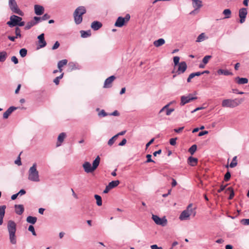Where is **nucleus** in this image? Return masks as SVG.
I'll list each match as a JSON object with an SVG mask.
<instances>
[{
  "label": "nucleus",
  "mask_w": 249,
  "mask_h": 249,
  "mask_svg": "<svg viewBox=\"0 0 249 249\" xmlns=\"http://www.w3.org/2000/svg\"><path fill=\"white\" fill-rule=\"evenodd\" d=\"M7 230L9 234L10 243L14 245L16 244L17 243V239L15 234L17 231V225L14 221H8L7 223Z\"/></svg>",
  "instance_id": "obj_1"
},
{
  "label": "nucleus",
  "mask_w": 249,
  "mask_h": 249,
  "mask_svg": "<svg viewBox=\"0 0 249 249\" xmlns=\"http://www.w3.org/2000/svg\"><path fill=\"white\" fill-rule=\"evenodd\" d=\"M100 161V158L99 156H97L92 163V166L88 162L86 161L83 164V167L84 171L87 173H91L96 169L99 166Z\"/></svg>",
  "instance_id": "obj_2"
},
{
  "label": "nucleus",
  "mask_w": 249,
  "mask_h": 249,
  "mask_svg": "<svg viewBox=\"0 0 249 249\" xmlns=\"http://www.w3.org/2000/svg\"><path fill=\"white\" fill-rule=\"evenodd\" d=\"M86 12V9L84 6L77 7L73 13L74 22L76 24H80L82 20V16Z\"/></svg>",
  "instance_id": "obj_3"
},
{
  "label": "nucleus",
  "mask_w": 249,
  "mask_h": 249,
  "mask_svg": "<svg viewBox=\"0 0 249 249\" xmlns=\"http://www.w3.org/2000/svg\"><path fill=\"white\" fill-rule=\"evenodd\" d=\"M28 179L35 182L39 181L38 171L36 169V164L34 163L29 170Z\"/></svg>",
  "instance_id": "obj_4"
},
{
  "label": "nucleus",
  "mask_w": 249,
  "mask_h": 249,
  "mask_svg": "<svg viewBox=\"0 0 249 249\" xmlns=\"http://www.w3.org/2000/svg\"><path fill=\"white\" fill-rule=\"evenodd\" d=\"M22 18L16 15H12L10 18V21L7 22V24L10 27H14L17 25L23 26L25 23L21 21Z\"/></svg>",
  "instance_id": "obj_5"
},
{
  "label": "nucleus",
  "mask_w": 249,
  "mask_h": 249,
  "mask_svg": "<svg viewBox=\"0 0 249 249\" xmlns=\"http://www.w3.org/2000/svg\"><path fill=\"white\" fill-rule=\"evenodd\" d=\"M241 102H238V100L235 99H224L222 101V106L223 107H235L238 106Z\"/></svg>",
  "instance_id": "obj_6"
},
{
  "label": "nucleus",
  "mask_w": 249,
  "mask_h": 249,
  "mask_svg": "<svg viewBox=\"0 0 249 249\" xmlns=\"http://www.w3.org/2000/svg\"><path fill=\"white\" fill-rule=\"evenodd\" d=\"M9 5L13 12L20 16L23 15V13L18 8L15 0H9Z\"/></svg>",
  "instance_id": "obj_7"
},
{
  "label": "nucleus",
  "mask_w": 249,
  "mask_h": 249,
  "mask_svg": "<svg viewBox=\"0 0 249 249\" xmlns=\"http://www.w3.org/2000/svg\"><path fill=\"white\" fill-rule=\"evenodd\" d=\"M130 18L129 14H126L124 18L119 17L115 23V26L118 27H123L129 20Z\"/></svg>",
  "instance_id": "obj_8"
},
{
  "label": "nucleus",
  "mask_w": 249,
  "mask_h": 249,
  "mask_svg": "<svg viewBox=\"0 0 249 249\" xmlns=\"http://www.w3.org/2000/svg\"><path fill=\"white\" fill-rule=\"evenodd\" d=\"M192 207V204H190L187 209L184 211H183L180 214L179 216V219L181 220L187 219L191 215L193 211L192 209L191 208Z\"/></svg>",
  "instance_id": "obj_9"
},
{
  "label": "nucleus",
  "mask_w": 249,
  "mask_h": 249,
  "mask_svg": "<svg viewBox=\"0 0 249 249\" xmlns=\"http://www.w3.org/2000/svg\"><path fill=\"white\" fill-rule=\"evenodd\" d=\"M152 219L157 225L165 226L167 224V220L165 218H161L156 215H152Z\"/></svg>",
  "instance_id": "obj_10"
},
{
  "label": "nucleus",
  "mask_w": 249,
  "mask_h": 249,
  "mask_svg": "<svg viewBox=\"0 0 249 249\" xmlns=\"http://www.w3.org/2000/svg\"><path fill=\"white\" fill-rule=\"evenodd\" d=\"M197 98V97H192L191 94H189L188 96H182L181 97L180 105L184 106L185 104L196 100Z\"/></svg>",
  "instance_id": "obj_11"
},
{
  "label": "nucleus",
  "mask_w": 249,
  "mask_h": 249,
  "mask_svg": "<svg viewBox=\"0 0 249 249\" xmlns=\"http://www.w3.org/2000/svg\"><path fill=\"white\" fill-rule=\"evenodd\" d=\"M247 13V9L245 8H243L239 10V16L240 18V22L241 23H243L245 22Z\"/></svg>",
  "instance_id": "obj_12"
},
{
  "label": "nucleus",
  "mask_w": 249,
  "mask_h": 249,
  "mask_svg": "<svg viewBox=\"0 0 249 249\" xmlns=\"http://www.w3.org/2000/svg\"><path fill=\"white\" fill-rule=\"evenodd\" d=\"M178 69L177 71L178 74L184 73L187 69V66L186 63L184 61L181 62L178 64Z\"/></svg>",
  "instance_id": "obj_13"
},
{
  "label": "nucleus",
  "mask_w": 249,
  "mask_h": 249,
  "mask_svg": "<svg viewBox=\"0 0 249 249\" xmlns=\"http://www.w3.org/2000/svg\"><path fill=\"white\" fill-rule=\"evenodd\" d=\"M116 77L112 75L107 79H106L105 82H104V88H110L111 87V84L113 82V81L115 79Z\"/></svg>",
  "instance_id": "obj_14"
},
{
  "label": "nucleus",
  "mask_w": 249,
  "mask_h": 249,
  "mask_svg": "<svg viewBox=\"0 0 249 249\" xmlns=\"http://www.w3.org/2000/svg\"><path fill=\"white\" fill-rule=\"evenodd\" d=\"M37 38L38 39L39 48H43L46 46L47 43L44 39V34H41L39 36H38Z\"/></svg>",
  "instance_id": "obj_15"
},
{
  "label": "nucleus",
  "mask_w": 249,
  "mask_h": 249,
  "mask_svg": "<svg viewBox=\"0 0 249 249\" xmlns=\"http://www.w3.org/2000/svg\"><path fill=\"white\" fill-rule=\"evenodd\" d=\"M66 137V134L64 132H62L59 135L57 138V142L56 143L57 147H58L61 145V143L63 142Z\"/></svg>",
  "instance_id": "obj_16"
},
{
  "label": "nucleus",
  "mask_w": 249,
  "mask_h": 249,
  "mask_svg": "<svg viewBox=\"0 0 249 249\" xmlns=\"http://www.w3.org/2000/svg\"><path fill=\"white\" fill-rule=\"evenodd\" d=\"M170 106V104H167L164 107H163L160 111L159 113H161L164 111H166V115H170L171 113L174 111V109L173 108H169V107Z\"/></svg>",
  "instance_id": "obj_17"
},
{
  "label": "nucleus",
  "mask_w": 249,
  "mask_h": 249,
  "mask_svg": "<svg viewBox=\"0 0 249 249\" xmlns=\"http://www.w3.org/2000/svg\"><path fill=\"white\" fill-rule=\"evenodd\" d=\"M15 213L18 215H21L23 213L24 208L23 205H15Z\"/></svg>",
  "instance_id": "obj_18"
},
{
  "label": "nucleus",
  "mask_w": 249,
  "mask_h": 249,
  "mask_svg": "<svg viewBox=\"0 0 249 249\" xmlns=\"http://www.w3.org/2000/svg\"><path fill=\"white\" fill-rule=\"evenodd\" d=\"M17 107H10L5 112H4L3 114V117L4 119H6L8 118V117L10 115V114L16 109H17Z\"/></svg>",
  "instance_id": "obj_19"
},
{
  "label": "nucleus",
  "mask_w": 249,
  "mask_h": 249,
  "mask_svg": "<svg viewBox=\"0 0 249 249\" xmlns=\"http://www.w3.org/2000/svg\"><path fill=\"white\" fill-rule=\"evenodd\" d=\"M44 9L43 6L39 5H35V12L37 15H41L43 14Z\"/></svg>",
  "instance_id": "obj_20"
},
{
  "label": "nucleus",
  "mask_w": 249,
  "mask_h": 249,
  "mask_svg": "<svg viewBox=\"0 0 249 249\" xmlns=\"http://www.w3.org/2000/svg\"><path fill=\"white\" fill-rule=\"evenodd\" d=\"M193 1V6L195 8V11L197 10L202 6V2L200 0H192Z\"/></svg>",
  "instance_id": "obj_21"
},
{
  "label": "nucleus",
  "mask_w": 249,
  "mask_h": 249,
  "mask_svg": "<svg viewBox=\"0 0 249 249\" xmlns=\"http://www.w3.org/2000/svg\"><path fill=\"white\" fill-rule=\"evenodd\" d=\"M102 26V24L98 21H93L91 24V28L95 30H98Z\"/></svg>",
  "instance_id": "obj_22"
},
{
  "label": "nucleus",
  "mask_w": 249,
  "mask_h": 249,
  "mask_svg": "<svg viewBox=\"0 0 249 249\" xmlns=\"http://www.w3.org/2000/svg\"><path fill=\"white\" fill-rule=\"evenodd\" d=\"M197 161H198V159L196 158L190 157L188 159V164L192 166H196L197 163Z\"/></svg>",
  "instance_id": "obj_23"
},
{
  "label": "nucleus",
  "mask_w": 249,
  "mask_h": 249,
  "mask_svg": "<svg viewBox=\"0 0 249 249\" xmlns=\"http://www.w3.org/2000/svg\"><path fill=\"white\" fill-rule=\"evenodd\" d=\"M165 43V40L163 38H160L157 40H155L153 42V45L156 47H159L160 46H161L163 44H164Z\"/></svg>",
  "instance_id": "obj_24"
},
{
  "label": "nucleus",
  "mask_w": 249,
  "mask_h": 249,
  "mask_svg": "<svg viewBox=\"0 0 249 249\" xmlns=\"http://www.w3.org/2000/svg\"><path fill=\"white\" fill-rule=\"evenodd\" d=\"M235 80L236 82L239 85L247 84L248 82V79L246 78L237 77L235 78Z\"/></svg>",
  "instance_id": "obj_25"
},
{
  "label": "nucleus",
  "mask_w": 249,
  "mask_h": 249,
  "mask_svg": "<svg viewBox=\"0 0 249 249\" xmlns=\"http://www.w3.org/2000/svg\"><path fill=\"white\" fill-rule=\"evenodd\" d=\"M68 63V60L67 59H63L62 60H60L58 62L57 64V67L59 69V71L60 72H62V68L66 65Z\"/></svg>",
  "instance_id": "obj_26"
},
{
  "label": "nucleus",
  "mask_w": 249,
  "mask_h": 249,
  "mask_svg": "<svg viewBox=\"0 0 249 249\" xmlns=\"http://www.w3.org/2000/svg\"><path fill=\"white\" fill-rule=\"evenodd\" d=\"M120 182L119 180H114L112 181L111 182H109L108 184V188H109L110 189H112L116 187H117L119 184Z\"/></svg>",
  "instance_id": "obj_27"
},
{
  "label": "nucleus",
  "mask_w": 249,
  "mask_h": 249,
  "mask_svg": "<svg viewBox=\"0 0 249 249\" xmlns=\"http://www.w3.org/2000/svg\"><path fill=\"white\" fill-rule=\"evenodd\" d=\"M228 191H229L230 192L229 199L231 200L233 198L234 196L233 190L231 187H230L225 190V193H228Z\"/></svg>",
  "instance_id": "obj_28"
},
{
  "label": "nucleus",
  "mask_w": 249,
  "mask_h": 249,
  "mask_svg": "<svg viewBox=\"0 0 249 249\" xmlns=\"http://www.w3.org/2000/svg\"><path fill=\"white\" fill-rule=\"evenodd\" d=\"M81 36L82 37L86 38L90 36L91 32L90 30L85 31H80Z\"/></svg>",
  "instance_id": "obj_29"
},
{
  "label": "nucleus",
  "mask_w": 249,
  "mask_h": 249,
  "mask_svg": "<svg viewBox=\"0 0 249 249\" xmlns=\"http://www.w3.org/2000/svg\"><path fill=\"white\" fill-rule=\"evenodd\" d=\"M217 73L219 75L223 74L224 75H232V73L228 71V70H224L222 69H219L217 71Z\"/></svg>",
  "instance_id": "obj_30"
},
{
  "label": "nucleus",
  "mask_w": 249,
  "mask_h": 249,
  "mask_svg": "<svg viewBox=\"0 0 249 249\" xmlns=\"http://www.w3.org/2000/svg\"><path fill=\"white\" fill-rule=\"evenodd\" d=\"M37 218L36 217H33L32 216H29L27 218V221L29 223H31L32 224H34L36 221Z\"/></svg>",
  "instance_id": "obj_31"
},
{
  "label": "nucleus",
  "mask_w": 249,
  "mask_h": 249,
  "mask_svg": "<svg viewBox=\"0 0 249 249\" xmlns=\"http://www.w3.org/2000/svg\"><path fill=\"white\" fill-rule=\"evenodd\" d=\"M7 54V53L5 51L0 52V61L4 62L6 59Z\"/></svg>",
  "instance_id": "obj_32"
},
{
  "label": "nucleus",
  "mask_w": 249,
  "mask_h": 249,
  "mask_svg": "<svg viewBox=\"0 0 249 249\" xmlns=\"http://www.w3.org/2000/svg\"><path fill=\"white\" fill-rule=\"evenodd\" d=\"M36 24V22H35V21H31L30 22H28L25 27V30H29L32 27Z\"/></svg>",
  "instance_id": "obj_33"
},
{
  "label": "nucleus",
  "mask_w": 249,
  "mask_h": 249,
  "mask_svg": "<svg viewBox=\"0 0 249 249\" xmlns=\"http://www.w3.org/2000/svg\"><path fill=\"white\" fill-rule=\"evenodd\" d=\"M223 14L225 15V18H230L231 16V11L229 9H225Z\"/></svg>",
  "instance_id": "obj_34"
},
{
  "label": "nucleus",
  "mask_w": 249,
  "mask_h": 249,
  "mask_svg": "<svg viewBox=\"0 0 249 249\" xmlns=\"http://www.w3.org/2000/svg\"><path fill=\"white\" fill-rule=\"evenodd\" d=\"M94 197L96 200L97 205L99 206H101L102 205V200L101 197L98 195H95L94 196Z\"/></svg>",
  "instance_id": "obj_35"
},
{
  "label": "nucleus",
  "mask_w": 249,
  "mask_h": 249,
  "mask_svg": "<svg viewBox=\"0 0 249 249\" xmlns=\"http://www.w3.org/2000/svg\"><path fill=\"white\" fill-rule=\"evenodd\" d=\"M205 34L204 33L200 34L197 37L196 41L197 42H200L203 41L205 39Z\"/></svg>",
  "instance_id": "obj_36"
},
{
  "label": "nucleus",
  "mask_w": 249,
  "mask_h": 249,
  "mask_svg": "<svg viewBox=\"0 0 249 249\" xmlns=\"http://www.w3.org/2000/svg\"><path fill=\"white\" fill-rule=\"evenodd\" d=\"M237 157L235 156L233 158L232 161L231 162V163L230 164V166L231 168H233V167H235L237 165Z\"/></svg>",
  "instance_id": "obj_37"
},
{
  "label": "nucleus",
  "mask_w": 249,
  "mask_h": 249,
  "mask_svg": "<svg viewBox=\"0 0 249 249\" xmlns=\"http://www.w3.org/2000/svg\"><path fill=\"white\" fill-rule=\"evenodd\" d=\"M197 146L196 144L193 145L188 150V151L191 155H193L196 151Z\"/></svg>",
  "instance_id": "obj_38"
},
{
  "label": "nucleus",
  "mask_w": 249,
  "mask_h": 249,
  "mask_svg": "<svg viewBox=\"0 0 249 249\" xmlns=\"http://www.w3.org/2000/svg\"><path fill=\"white\" fill-rule=\"evenodd\" d=\"M27 53V50L25 48H22L19 51V54L22 57H25Z\"/></svg>",
  "instance_id": "obj_39"
},
{
  "label": "nucleus",
  "mask_w": 249,
  "mask_h": 249,
  "mask_svg": "<svg viewBox=\"0 0 249 249\" xmlns=\"http://www.w3.org/2000/svg\"><path fill=\"white\" fill-rule=\"evenodd\" d=\"M211 58V55H206L202 59L203 63H204V65L207 64Z\"/></svg>",
  "instance_id": "obj_40"
},
{
  "label": "nucleus",
  "mask_w": 249,
  "mask_h": 249,
  "mask_svg": "<svg viewBox=\"0 0 249 249\" xmlns=\"http://www.w3.org/2000/svg\"><path fill=\"white\" fill-rule=\"evenodd\" d=\"M21 31L19 28L16 27L15 29V34H16V37L17 38H21Z\"/></svg>",
  "instance_id": "obj_41"
},
{
  "label": "nucleus",
  "mask_w": 249,
  "mask_h": 249,
  "mask_svg": "<svg viewBox=\"0 0 249 249\" xmlns=\"http://www.w3.org/2000/svg\"><path fill=\"white\" fill-rule=\"evenodd\" d=\"M6 208L5 205L0 206V215L4 216Z\"/></svg>",
  "instance_id": "obj_42"
},
{
  "label": "nucleus",
  "mask_w": 249,
  "mask_h": 249,
  "mask_svg": "<svg viewBox=\"0 0 249 249\" xmlns=\"http://www.w3.org/2000/svg\"><path fill=\"white\" fill-rule=\"evenodd\" d=\"M231 177V173L228 171L227 172L224 176V180L226 181H229Z\"/></svg>",
  "instance_id": "obj_43"
},
{
  "label": "nucleus",
  "mask_w": 249,
  "mask_h": 249,
  "mask_svg": "<svg viewBox=\"0 0 249 249\" xmlns=\"http://www.w3.org/2000/svg\"><path fill=\"white\" fill-rule=\"evenodd\" d=\"M28 230L32 232V234L36 236V231H35V229H34V227L32 225H30L29 226V228H28Z\"/></svg>",
  "instance_id": "obj_44"
},
{
  "label": "nucleus",
  "mask_w": 249,
  "mask_h": 249,
  "mask_svg": "<svg viewBox=\"0 0 249 249\" xmlns=\"http://www.w3.org/2000/svg\"><path fill=\"white\" fill-rule=\"evenodd\" d=\"M173 61L175 66L178 65V64L179 63V57L178 56L174 57Z\"/></svg>",
  "instance_id": "obj_45"
},
{
  "label": "nucleus",
  "mask_w": 249,
  "mask_h": 249,
  "mask_svg": "<svg viewBox=\"0 0 249 249\" xmlns=\"http://www.w3.org/2000/svg\"><path fill=\"white\" fill-rule=\"evenodd\" d=\"M151 157L152 156L150 154H148L146 155L147 160L145 161L146 163H148V162H155V161L151 159Z\"/></svg>",
  "instance_id": "obj_46"
},
{
  "label": "nucleus",
  "mask_w": 249,
  "mask_h": 249,
  "mask_svg": "<svg viewBox=\"0 0 249 249\" xmlns=\"http://www.w3.org/2000/svg\"><path fill=\"white\" fill-rule=\"evenodd\" d=\"M21 154V153H20V154L19 155V156L18 158V159L17 160H16L15 161V164H16L18 165H21V162L20 158V156Z\"/></svg>",
  "instance_id": "obj_47"
},
{
  "label": "nucleus",
  "mask_w": 249,
  "mask_h": 249,
  "mask_svg": "<svg viewBox=\"0 0 249 249\" xmlns=\"http://www.w3.org/2000/svg\"><path fill=\"white\" fill-rule=\"evenodd\" d=\"M177 138H172L170 140V144L172 145H175L176 144Z\"/></svg>",
  "instance_id": "obj_48"
},
{
  "label": "nucleus",
  "mask_w": 249,
  "mask_h": 249,
  "mask_svg": "<svg viewBox=\"0 0 249 249\" xmlns=\"http://www.w3.org/2000/svg\"><path fill=\"white\" fill-rule=\"evenodd\" d=\"M98 115L100 116L105 117L107 115V114L105 111L104 110H102L99 113Z\"/></svg>",
  "instance_id": "obj_49"
},
{
  "label": "nucleus",
  "mask_w": 249,
  "mask_h": 249,
  "mask_svg": "<svg viewBox=\"0 0 249 249\" xmlns=\"http://www.w3.org/2000/svg\"><path fill=\"white\" fill-rule=\"evenodd\" d=\"M195 77V73H191V74L189 75V77H188V78H187V82H188V83L190 82L191 81V79H192V78H193L194 77Z\"/></svg>",
  "instance_id": "obj_50"
},
{
  "label": "nucleus",
  "mask_w": 249,
  "mask_h": 249,
  "mask_svg": "<svg viewBox=\"0 0 249 249\" xmlns=\"http://www.w3.org/2000/svg\"><path fill=\"white\" fill-rule=\"evenodd\" d=\"M11 61L13 62L15 64H17L18 63V59L15 56H13L11 57Z\"/></svg>",
  "instance_id": "obj_51"
},
{
  "label": "nucleus",
  "mask_w": 249,
  "mask_h": 249,
  "mask_svg": "<svg viewBox=\"0 0 249 249\" xmlns=\"http://www.w3.org/2000/svg\"><path fill=\"white\" fill-rule=\"evenodd\" d=\"M241 223L242 224L245 225H247L249 224V219H243L241 220Z\"/></svg>",
  "instance_id": "obj_52"
},
{
  "label": "nucleus",
  "mask_w": 249,
  "mask_h": 249,
  "mask_svg": "<svg viewBox=\"0 0 249 249\" xmlns=\"http://www.w3.org/2000/svg\"><path fill=\"white\" fill-rule=\"evenodd\" d=\"M60 46V44L58 41H56L52 47L53 50H55L57 49Z\"/></svg>",
  "instance_id": "obj_53"
},
{
  "label": "nucleus",
  "mask_w": 249,
  "mask_h": 249,
  "mask_svg": "<svg viewBox=\"0 0 249 249\" xmlns=\"http://www.w3.org/2000/svg\"><path fill=\"white\" fill-rule=\"evenodd\" d=\"M50 18V16L49 15H48L47 14H46L44 15L41 17V18H42V20H45L49 19Z\"/></svg>",
  "instance_id": "obj_54"
},
{
  "label": "nucleus",
  "mask_w": 249,
  "mask_h": 249,
  "mask_svg": "<svg viewBox=\"0 0 249 249\" xmlns=\"http://www.w3.org/2000/svg\"><path fill=\"white\" fill-rule=\"evenodd\" d=\"M42 20L41 17H35L34 18V20L33 21H35V22H36V24L40 21Z\"/></svg>",
  "instance_id": "obj_55"
},
{
  "label": "nucleus",
  "mask_w": 249,
  "mask_h": 249,
  "mask_svg": "<svg viewBox=\"0 0 249 249\" xmlns=\"http://www.w3.org/2000/svg\"><path fill=\"white\" fill-rule=\"evenodd\" d=\"M226 185H221L220 186V189L217 190L218 193H221L222 191H224L226 188Z\"/></svg>",
  "instance_id": "obj_56"
},
{
  "label": "nucleus",
  "mask_w": 249,
  "mask_h": 249,
  "mask_svg": "<svg viewBox=\"0 0 249 249\" xmlns=\"http://www.w3.org/2000/svg\"><path fill=\"white\" fill-rule=\"evenodd\" d=\"M126 140L125 139H123L121 142H120L119 144V146H124L126 143Z\"/></svg>",
  "instance_id": "obj_57"
},
{
  "label": "nucleus",
  "mask_w": 249,
  "mask_h": 249,
  "mask_svg": "<svg viewBox=\"0 0 249 249\" xmlns=\"http://www.w3.org/2000/svg\"><path fill=\"white\" fill-rule=\"evenodd\" d=\"M183 129H184V127H180L178 128L175 129L174 130L175 132H176L177 133H180L183 130Z\"/></svg>",
  "instance_id": "obj_58"
},
{
  "label": "nucleus",
  "mask_w": 249,
  "mask_h": 249,
  "mask_svg": "<svg viewBox=\"0 0 249 249\" xmlns=\"http://www.w3.org/2000/svg\"><path fill=\"white\" fill-rule=\"evenodd\" d=\"M155 139L152 138L148 143L146 144V148H148V146H149L150 145H151L154 141Z\"/></svg>",
  "instance_id": "obj_59"
},
{
  "label": "nucleus",
  "mask_w": 249,
  "mask_h": 249,
  "mask_svg": "<svg viewBox=\"0 0 249 249\" xmlns=\"http://www.w3.org/2000/svg\"><path fill=\"white\" fill-rule=\"evenodd\" d=\"M208 133V131H201L198 134V136H203L205 134H207Z\"/></svg>",
  "instance_id": "obj_60"
},
{
  "label": "nucleus",
  "mask_w": 249,
  "mask_h": 249,
  "mask_svg": "<svg viewBox=\"0 0 249 249\" xmlns=\"http://www.w3.org/2000/svg\"><path fill=\"white\" fill-rule=\"evenodd\" d=\"M59 80H60V79L59 78V77H56L54 80H53V82L56 85H58L59 83Z\"/></svg>",
  "instance_id": "obj_61"
},
{
  "label": "nucleus",
  "mask_w": 249,
  "mask_h": 249,
  "mask_svg": "<svg viewBox=\"0 0 249 249\" xmlns=\"http://www.w3.org/2000/svg\"><path fill=\"white\" fill-rule=\"evenodd\" d=\"M114 140L111 138L108 141V144L110 146L112 145L114 142Z\"/></svg>",
  "instance_id": "obj_62"
},
{
  "label": "nucleus",
  "mask_w": 249,
  "mask_h": 249,
  "mask_svg": "<svg viewBox=\"0 0 249 249\" xmlns=\"http://www.w3.org/2000/svg\"><path fill=\"white\" fill-rule=\"evenodd\" d=\"M25 193H26V191L23 189H21L19 191V192L18 193V195L22 196V195H24Z\"/></svg>",
  "instance_id": "obj_63"
},
{
  "label": "nucleus",
  "mask_w": 249,
  "mask_h": 249,
  "mask_svg": "<svg viewBox=\"0 0 249 249\" xmlns=\"http://www.w3.org/2000/svg\"><path fill=\"white\" fill-rule=\"evenodd\" d=\"M151 249H162L161 247H159L157 245H153L151 246Z\"/></svg>",
  "instance_id": "obj_64"
}]
</instances>
